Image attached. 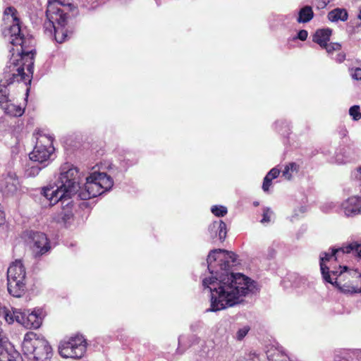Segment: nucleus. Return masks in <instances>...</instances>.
<instances>
[{"label": "nucleus", "mask_w": 361, "mask_h": 361, "mask_svg": "<svg viewBox=\"0 0 361 361\" xmlns=\"http://www.w3.org/2000/svg\"><path fill=\"white\" fill-rule=\"evenodd\" d=\"M237 255L222 249L211 250L207 259L210 276L202 279V286L211 293L210 307L207 312H217L242 303L244 298L258 290L257 283L240 273L229 272Z\"/></svg>", "instance_id": "f257e3e1"}, {"label": "nucleus", "mask_w": 361, "mask_h": 361, "mask_svg": "<svg viewBox=\"0 0 361 361\" xmlns=\"http://www.w3.org/2000/svg\"><path fill=\"white\" fill-rule=\"evenodd\" d=\"M114 185L112 178L104 172L94 171L86 178L84 187L80 186L78 168L65 163L60 167V173L54 187H45L42 194L54 204L61 201L63 204L72 195H78L81 200H89L109 191Z\"/></svg>", "instance_id": "f03ea898"}, {"label": "nucleus", "mask_w": 361, "mask_h": 361, "mask_svg": "<svg viewBox=\"0 0 361 361\" xmlns=\"http://www.w3.org/2000/svg\"><path fill=\"white\" fill-rule=\"evenodd\" d=\"M4 20L10 24L3 32L4 36L12 45L20 47L18 54H13L8 62L6 75L12 76L13 80H24L25 83L30 82L34 68L35 41L30 35H25L15 8L8 7L4 11Z\"/></svg>", "instance_id": "7ed1b4c3"}, {"label": "nucleus", "mask_w": 361, "mask_h": 361, "mask_svg": "<svg viewBox=\"0 0 361 361\" xmlns=\"http://www.w3.org/2000/svg\"><path fill=\"white\" fill-rule=\"evenodd\" d=\"M353 253L355 255L361 257V244L357 243H353L348 244L346 246L339 247L338 249L332 248L330 252H323L320 255V269L324 279L333 285H336L339 287L341 290L344 293H357L361 290H358L353 286L352 281L350 284H341V279L349 278L352 279H360L361 274L358 273L355 270H348L345 266H339L338 270H331L329 271V268L326 266L325 262L329 261L331 257H334L335 259H337L336 255L338 253Z\"/></svg>", "instance_id": "20e7f679"}, {"label": "nucleus", "mask_w": 361, "mask_h": 361, "mask_svg": "<svg viewBox=\"0 0 361 361\" xmlns=\"http://www.w3.org/2000/svg\"><path fill=\"white\" fill-rule=\"evenodd\" d=\"M22 350L32 361H50L53 355L52 348L48 341L32 331L25 334Z\"/></svg>", "instance_id": "39448f33"}, {"label": "nucleus", "mask_w": 361, "mask_h": 361, "mask_svg": "<svg viewBox=\"0 0 361 361\" xmlns=\"http://www.w3.org/2000/svg\"><path fill=\"white\" fill-rule=\"evenodd\" d=\"M60 0H48L46 16L47 22L44 23L46 30L54 28V38L58 43L65 42L68 37L65 26L68 16L61 8Z\"/></svg>", "instance_id": "423d86ee"}, {"label": "nucleus", "mask_w": 361, "mask_h": 361, "mask_svg": "<svg viewBox=\"0 0 361 361\" xmlns=\"http://www.w3.org/2000/svg\"><path fill=\"white\" fill-rule=\"evenodd\" d=\"M26 271L22 261L13 262L7 270V288L8 293L16 298H20L25 290Z\"/></svg>", "instance_id": "0eeeda50"}, {"label": "nucleus", "mask_w": 361, "mask_h": 361, "mask_svg": "<svg viewBox=\"0 0 361 361\" xmlns=\"http://www.w3.org/2000/svg\"><path fill=\"white\" fill-rule=\"evenodd\" d=\"M53 137L51 135L39 134L32 152L29 154L30 160L39 164H47L54 151L52 145Z\"/></svg>", "instance_id": "6e6552de"}, {"label": "nucleus", "mask_w": 361, "mask_h": 361, "mask_svg": "<svg viewBox=\"0 0 361 361\" xmlns=\"http://www.w3.org/2000/svg\"><path fill=\"white\" fill-rule=\"evenodd\" d=\"M86 351V342L82 336L70 338L61 341L59 345V353L65 358H81Z\"/></svg>", "instance_id": "1a4fd4ad"}, {"label": "nucleus", "mask_w": 361, "mask_h": 361, "mask_svg": "<svg viewBox=\"0 0 361 361\" xmlns=\"http://www.w3.org/2000/svg\"><path fill=\"white\" fill-rule=\"evenodd\" d=\"M42 312L39 310H34L31 312L29 311H21L20 310H16L14 311V316L16 321L25 326L27 329H37L42 322V317L41 316Z\"/></svg>", "instance_id": "9d476101"}, {"label": "nucleus", "mask_w": 361, "mask_h": 361, "mask_svg": "<svg viewBox=\"0 0 361 361\" xmlns=\"http://www.w3.org/2000/svg\"><path fill=\"white\" fill-rule=\"evenodd\" d=\"M32 240L31 250L35 257L42 256L50 251V242L44 233L40 232L34 233L32 236Z\"/></svg>", "instance_id": "9b49d317"}, {"label": "nucleus", "mask_w": 361, "mask_h": 361, "mask_svg": "<svg viewBox=\"0 0 361 361\" xmlns=\"http://www.w3.org/2000/svg\"><path fill=\"white\" fill-rule=\"evenodd\" d=\"M341 209L346 216H354L361 213V197L353 196L341 204Z\"/></svg>", "instance_id": "f8f14e48"}, {"label": "nucleus", "mask_w": 361, "mask_h": 361, "mask_svg": "<svg viewBox=\"0 0 361 361\" xmlns=\"http://www.w3.org/2000/svg\"><path fill=\"white\" fill-rule=\"evenodd\" d=\"M0 361H23V359L7 340L0 345Z\"/></svg>", "instance_id": "ddd939ff"}, {"label": "nucleus", "mask_w": 361, "mask_h": 361, "mask_svg": "<svg viewBox=\"0 0 361 361\" xmlns=\"http://www.w3.org/2000/svg\"><path fill=\"white\" fill-rule=\"evenodd\" d=\"M20 82L16 79L13 80L12 76L6 75V69L4 70V78L0 82V106L1 107L9 99V92L7 86L12 84L13 82ZM24 82V80H21Z\"/></svg>", "instance_id": "4468645a"}, {"label": "nucleus", "mask_w": 361, "mask_h": 361, "mask_svg": "<svg viewBox=\"0 0 361 361\" xmlns=\"http://www.w3.org/2000/svg\"><path fill=\"white\" fill-rule=\"evenodd\" d=\"M209 231L212 238L219 237V240L226 238L227 231L226 224L220 220L214 221L209 227Z\"/></svg>", "instance_id": "2eb2a0df"}, {"label": "nucleus", "mask_w": 361, "mask_h": 361, "mask_svg": "<svg viewBox=\"0 0 361 361\" xmlns=\"http://www.w3.org/2000/svg\"><path fill=\"white\" fill-rule=\"evenodd\" d=\"M331 32L329 28L317 30L312 37V40L322 47L329 41Z\"/></svg>", "instance_id": "dca6fc26"}, {"label": "nucleus", "mask_w": 361, "mask_h": 361, "mask_svg": "<svg viewBox=\"0 0 361 361\" xmlns=\"http://www.w3.org/2000/svg\"><path fill=\"white\" fill-rule=\"evenodd\" d=\"M4 112L12 116H20L24 113V109L15 104L10 99L1 106Z\"/></svg>", "instance_id": "f3484780"}, {"label": "nucleus", "mask_w": 361, "mask_h": 361, "mask_svg": "<svg viewBox=\"0 0 361 361\" xmlns=\"http://www.w3.org/2000/svg\"><path fill=\"white\" fill-rule=\"evenodd\" d=\"M348 16V13L344 8H335L328 13V19L331 22L345 21Z\"/></svg>", "instance_id": "a211bd4d"}, {"label": "nucleus", "mask_w": 361, "mask_h": 361, "mask_svg": "<svg viewBox=\"0 0 361 361\" xmlns=\"http://www.w3.org/2000/svg\"><path fill=\"white\" fill-rule=\"evenodd\" d=\"M314 16V13L311 6H305L298 12L297 22L299 23H305L310 21Z\"/></svg>", "instance_id": "6ab92c4d"}, {"label": "nucleus", "mask_w": 361, "mask_h": 361, "mask_svg": "<svg viewBox=\"0 0 361 361\" xmlns=\"http://www.w3.org/2000/svg\"><path fill=\"white\" fill-rule=\"evenodd\" d=\"M71 202L68 200L66 206L62 209L59 214V221L61 219L63 222L66 223L73 216Z\"/></svg>", "instance_id": "aec40b11"}, {"label": "nucleus", "mask_w": 361, "mask_h": 361, "mask_svg": "<svg viewBox=\"0 0 361 361\" xmlns=\"http://www.w3.org/2000/svg\"><path fill=\"white\" fill-rule=\"evenodd\" d=\"M299 170V166L295 162H290L286 164L282 171V176L286 180H290L294 173H297Z\"/></svg>", "instance_id": "412c9836"}, {"label": "nucleus", "mask_w": 361, "mask_h": 361, "mask_svg": "<svg viewBox=\"0 0 361 361\" xmlns=\"http://www.w3.org/2000/svg\"><path fill=\"white\" fill-rule=\"evenodd\" d=\"M16 309L12 310V312L6 307H0V317H2L8 324H12L16 321L14 316V311Z\"/></svg>", "instance_id": "4be33fe9"}, {"label": "nucleus", "mask_w": 361, "mask_h": 361, "mask_svg": "<svg viewBox=\"0 0 361 361\" xmlns=\"http://www.w3.org/2000/svg\"><path fill=\"white\" fill-rule=\"evenodd\" d=\"M349 114L354 121H359L361 118L360 108L358 105H354L349 109Z\"/></svg>", "instance_id": "5701e85b"}, {"label": "nucleus", "mask_w": 361, "mask_h": 361, "mask_svg": "<svg viewBox=\"0 0 361 361\" xmlns=\"http://www.w3.org/2000/svg\"><path fill=\"white\" fill-rule=\"evenodd\" d=\"M211 211L216 216H224L227 214V208L224 206L214 205L212 207Z\"/></svg>", "instance_id": "b1692460"}, {"label": "nucleus", "mask_w": 361, "mask_h": 361, "mask_svg": "<svg viewBox=\"0 0 361 361\" xmlns=\"http://www.w3.org/2000/svg\"><path fill=\"white\" fill-rule=\"evenodd\" d=\"M328 54H332L334 51H339L341 48V45L339 43H330L328 42L325 46H323Z\"/></svg>", "instance_id": "393cba45"}, {"label": "nucleus", "mask_w": 361, "mask_h": 361, "mask_svg": "<svg viewBox=\"0 0 361 361\" xmlns=\"http://www.w3.org/2000/svg\"><path fill=\"white\" fill-rule=\"evenodd\" d=\"M273 215V212L270 208L267 207L263 210V215L261 222L262 224L269 223L271 221V216Z\"/></svg>", "instance_id": "a878e982"}, {"label": "nucleus", "mask_w": 361, "mask_h": 361, "mask_svg": "<svg viewBox=\"0 0 361 361\" xmlns=\"http://www.w3.org/2000/svg\"><path fill=\"white\" fill-rule=\"evenodd\" d=\"M42 166H39L38 164L31 166L30 169L27 170L28 174L30 176H37L41 169L47 166V164H41Z\"/></svg>", "instance_id": "bb28decb"}, {"label": "nucleus", "mask_w": 361, "mask_h": 361, "mask_svg": "<svg viewBox=\"0 0 361 361\" xmlns=\"http://www.w3.org/2000/svg\"><path fill=\"white\" fill-rule=\"evenodd\" d=\"M280 173V170L277 168H273L270 170V171L266 175L267 177L271 178V180L274 179L279 176Z\"/></svg>", "instance_id": "cd10ccee"}, {"label": "nucleus", "mask_w": 361, "mask_h": 361, "mask_svg": "<svg viewBox=\"0 0 361 361\" xmlns=\"http://www.w3.org/2000/svg\"><path fill=\"white\" fill-rule=\"evenodd\" d=\"M249 331V328L247 326H244L242 329H240L237 332V338L238 340H242Z\"/></svg>", "instance_id": "c85d7f7f"}, {"label": "nucleus", "mask_w": 361, "mask_h": 361, "mask_svg": "<svg viewBox=\"0 0 361 361\" xmlns=\"http://www.w3.org/2000/svg\"><path fill=\"white\" fill-rule=\"evenodd\" d=\"M271 180H271V178H269V177H264L262 184V189L264 192H267L269 190V188L271 184Z\"/></svg>", "instance_id": "c756f323"}, {"label": "nucleus", "mask_w": 361, "mask_h": 361, "mask_svg": "<svg viewBox=\"0 0 361 361\" xmlns=\"http://www.w3.org/2000/svg\"><path fill=\"white\" fill-rule=\"evenodd\" d=\"M352 78L355 80H361V68H357L354 70L353 73L351 74Z\"/></svg>", "instance_id": "7c9ffc66"}, {"label": "nucleus", "mask_w": 361, "mask_h": 361, "mask_svg": "<svg viewBox=\"0 0 361 361\" xmlns=\"http://www.w3.org/2000/svg\"><path fill=\"white\" fill-rule=\"evenodd\" d=\"M307 35H308V33L306 30H301L298 32L297 38L302 41H304L307 39Z\"/></svg>", "instance_id": "2f4dec72"}, {"label": "nucleus", "mask_w": 361, "mask_h": 361, "mask_svg": "<svg viewBox=\"0 0 361 361\" xmlns=\"http://www.w3.org/2000/svg\"><path fill=\"white\" fill-rule=\"evenodd\" d=\"M353 176L355 179L358 181L359 184L361 185V166L354 172Z\"/></svg>", "instance_id": "473e14b6"}, {"label": "nucleus", "mask_w": 361, "mask_h": 361, "mask_svg": "<svg viewBox=\"0 0 361 361\" xmlns=\"http://www.w3.org/2000/svg\"><path fill=\"white\" fill-rule=\"evenodd\" d=\"M345 54L343 52L338 53L336 56V58H335L336 61L339 63L343 62L345 61Z\"/></svg>", "instance_id": "72a5a7b5"}, {"label": "nucleus", "mask_w": 361, "mask_h": 361, "mask_svg": "<svg viewBox=\"0 0 361 361\" xmlns=\"http://www.w3.org/2000/svg\"><path fill=\"white\" fill-rule=\"evenodd\" d=\"M6 188H8V191L14 192L17 190V181L13 180L11 185H7Z\"/></svg>", "instance_id": "f704fd0d"}, {"label": "nucleus", "mask_w": 361, "mask_h": 361, "mask_svg": "<svg viewBox=\"0 0 361 361\" xmlns=\"http://www.w3.org/2000/svg\"><path fill=\"white\" fill-rule=\"evenodd\" d=\"M185 336H180L179 338H178V350L180 351V353H182L183 350H180V348L182 347V345L183 344L184 341H185Z\"/></svg>", "instance_id": "c9c22d12"}, {"label": "nucleus", "mask_w": 361, "mask_h": 361, "mask_svg": "<svg viewBox=\"0 0 361 361\" xmlns=\"http://www.w3.org/2000/svg\"><path fill=\"white\" fill-rule=\"evenodd\" d=\"M5 220L4 213L2 210V207L0 205V225L3 224Z\"/></svg>", "instance_id": "e433bc0d"}, {"label": "nucleus", "mask_w": 361, "mask_h": 361, "mask_svg": "<svg viewBox=\"0 0 361 361\" xmlns=\"http://www.w3.org/2000/svg\"><path fill=\"white\" fill-rule=\"evenodd\" d=\"M336 161L338 164H341L345 163L347 161V160L344 159L343 158H340L339 155H336Z\"/></svg>", "instance_id": "4c0bfd02"}, {"label": "nucleus", "mask_w": 361, "mask_h": 361, "mask_svg": "<svg viewBox=\"0 0 361 361\" xmlns=\"http://www.w3.org/2000/svg\"><path fill=\"white\" fill-rule=\"evenodd\" d=\"M268 251H269V257L271 258L275 255L276 252L274 248L269 247L268 249Z\"/></svg>", "instance_id": "58836bf2"}, {"label": "nucleus", "mask_w": 361, "mask_h": 361, "mask_svg": "<svg viewBox=\"0 0 361 361\" xmlns=\"http://www.w3.org/2000/svg\"><path fill=\"white\" fill-rule=\"evenodd\" d=\"M335 361H353V360H350L349 358H347V357H341L338 360H336Z\"/></svg>", "instance_id": "ea45409f"}, {"label": "nucleus", "mask_w": 361, "mask_h": 361, "mask_svg": "<svg viewBox=\"0 0 361 361\" xmlns=\"http://www.w3.org/2000/svg\"><path fill=\"white\" fill-rule=\"evenodd\" d=\"M193 338V342L191 345L194 344V343H199V341H200V338L196 337V336H193L192 337Z\"/></svg>", "instance_id": "a19ab883"}, {"label": "nucleus", "mask_w": 361, "mask_h": 361, "mask_svg": "<svg viewBox=\"0 0 361 361\" xmlns=\"http://www.w3.org/2000/svg\"><path fill=\"white\" fill-rule=\"evenodd\" d=\"M358 18L361 20V6L360 7Z\"/></svg>", "instance_id": "79ce46f5"}, {"label": "nucleus", "mask_w": 361, "mask_h": 361, "mask_svg": "<svg viewBox=\"0 0 361 361\" xmlns=\"http://www.w3.org/2000/svg\"><path fill=\"white\" fill-rule=\"evenodd\" d=\"M200 361H212V360L211 358H204V360H202Z\"/></svg>", "instance_id": "37998d69"}]
</instances>
